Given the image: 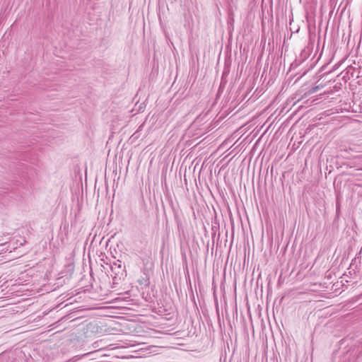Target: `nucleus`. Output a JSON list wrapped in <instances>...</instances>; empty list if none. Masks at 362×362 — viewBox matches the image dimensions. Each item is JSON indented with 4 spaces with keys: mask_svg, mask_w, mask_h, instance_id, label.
I'll return each mask as SVG.
<instances>
[{
    "mask_svg": "<svg viewBox=\"0 0 362 362\" xmlns=\"http://www.w3.org/2000/svg\"><path fill=\"white\" fill-rule=\"evenodd\" d=\"M95 238V235L93 237V239H92V240H91V243H93V241H94Z\"/></svg>",
    "mask_w": 362,
    "mask_h": 362,
    "instance_id": "10",
    "label": "nucleus"
},
{
    "mask_svg": "<svg viewBox=\"0 0 362 362\" xmlns=\"http://www.w3.org/2000/svg\"><path fill=\"white\" fill-rule=\"evenodd\" d=\"M85 187H86V193L88 192V182H87V168L85 171Z\"/></svg>",
    "mask_w": 362,
    "mask_h": 362,
    "instance_id": "8",
    "label": "nucleus"
},
{
    "mask_svg": "<svg viewBox=\"0 0 362 362\" xmlns=\"http://www.w3.org/2000/svg\"><path fill=\"white\" fill-rule=\"evenodd\" d=\"M107 324L105 320L96 318L92 320V333L100 334L107 332Z\"/></svg>",
    "mask_w": 362,
    "mask_h": 362,
    "instance_id": "3",
    "label": "nucleus"
},
{
    "mask_svg": "<svg viewBox=\"0 0 362 362\" xmlns=\"http://www.w3.org/2000/svg\"><path fill=\"white\" fill-rule=\"evenodd\" d=\"M108 344L104 340L96 341L92 344V348L94 350L92 351V361H95L96 358L93 357L98 354L105 351V348L107 347Z\"/></svg>",
    "mask_w": 362,
    "mask_h": 362,
    "instance_id": "4",
    "label": "nucleus"
},
{
    "mask_svg": "<svg viewBox=\"0 0 362 362\" xmlns=\"http://www.w3.org/2000/svg\"><path fill=\"white\" fill-rule=\"evenodd\" d=\"M92 10L94 11L92 16H96L95 21L97 24L101 25L104 21L103 17H106L107 12L105 3H95L92 0Z\"/></svg>",
    "mask_w": 362,
    "mask_h": 362,
    "instance_id": "2",
    "label": "nucleus"
},
{
    "mask_svg": "<svg viewBox=\"0 0 362 362\" xmlns=\"http://www.w3.org/2000/svg\"><path fill=\"white\" fill-rule=\"evenodd\" d=\"M87 242H88V240L86 242L85 251H86V255H87V257L88 258V262L90 264V256H91V254H90V245H88V243Z\"/></svg>",
    "mask_w": 362,
    "mask_h": 362,
    "instance_id": "6",
    "label": "nucleus"
},
{
    "mask_svg": "<svg viewBox=\"0 0 362 362\" xmlns=\"http://www.w3.org/2000/svg\"><path fill=\"white\" fill-rule=\"evenodd\" d=\"M99 304L98 303H93L92 302V316H105L107 317V315L106 314V310L108 308V307L106 306H98Z\"/></svg>",
    "mask_w": 362,
    "mask_h": 362,
    "instance_id": "5",
    "label": "nucleus"
},
{
    "mask_svg": "<svg viewBox=\"0 0 362 362\" xmlns=\"http://www.w3.org/2000/svg\"><path fill=\"white\" fill-rule=\"evenodd\" d=\"M318 90H320V86H314V87L311 88L308 90V94H313V93H315V92H317Z\"/></svg>",
    "mask_w": 362,
    "mask_h": 362,
    "instance_id": "7",
    "label": "nucleus"
},
{
    "mask_svg": "<svg viewBox=\"0 0 362 362\" xmlns=\"http://www.w3.org/2000/svg\"><path fill=\"white\" fill-rule=\"evenodd\" d=\"M108 281L109 276L106 272H103L97 276H94L92 272V301L103 300L108 294Z\"/></svg>",
    "mask_w": 362,
    "mask_h": 362,
    "instance_id": "1",
    "label": "nucleus"
},
{
    "mask_svg": "<svg viewBox=\"0 0 362 362\" xmlns=\"http://www.w3.org/2000/svg\"><path fill=\"white\" fill-rule=\"evenodd\" d=\"M99 356L107 357V356H108V355L107 354L104 353V352H101L100 354H98L94 357H95L96 359H97Z\"/></svg>",
    "mask_w": 362,
    "mask_h": 362,
    "instance_id": "9",
    "label": "nucleus"
}]
</instances>
